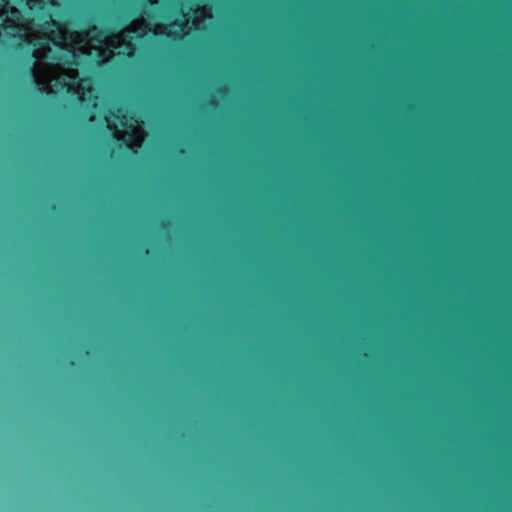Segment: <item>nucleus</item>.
<instances>
[{"label": "nucleus", "mask_w": 512, "mask_h": 512, "mask_svg": "<svg viewBox=\"0 0 512 512\" xmlns=\"http://www.w3.org/2000/svg\"><path fill=\"white\" fill-rule=\"evenodd\" d=\"M53 6V0H0V39L8 45L26 42L33 47L32 76L40 91L77 95L82 102L93 97L91 79L79 78L78 70L72 68L81 64L82 57L100 66L114 55H133V40L148 31L177 39L191 30L189 13L183 7L181 19L156 24L153 29L141 18L111 35L95 26L87 32L70 31L52 19Z\"/></svg>", "instance_id": "f257e3e1"}, {"label": "nucleus", "mask_w": 512, "mask_h": 512, "mask_svg": "<svg viewBox=\"0 0 512 512\" xmlns=\"http://www.w3.org/2000/svg\"><path fill=\"white\" fill-rule=\"evenodd\" d=\"M107 127L113 131V135L131 149L139 148L145 139L146 132L139 121L128 114L127 110L118 108L117 112H110L105 117Z\"/></svg>", "instance_id": "f03ea898"}, {"label": "nucleus", "mask_w": 512, "mask_h": 512, "mask_svg": "<svg viewBox=\"0 0 512 512\" xmlns=\"http://www.w3.org/2000/svg\"><path fill=\"white\" fill-rule=\"evenodd\" d=\"M190 11L193 12L192 26L195 29H204L206 19L212 18V7L211 6H197L196 8L190 7Z\"/></svg>", "instance_id": "7ed1b4c3"}]
</instances>
